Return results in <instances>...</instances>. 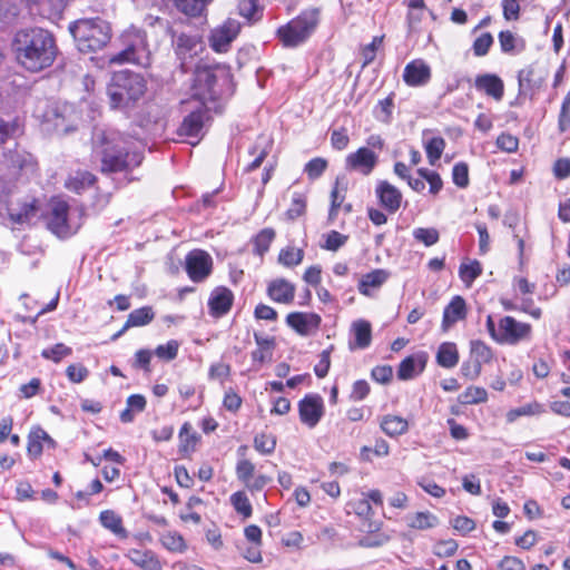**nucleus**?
<instances>
[{
  "label": "nucleus",
  "instance_id": "1",
  "mask_svg": "<svg viewBox=\"0 0 570 570\" xmlns=\"http://www.w3.org/2000/svg\"><path fill=\"white\" fill-rule=\"evenodd\" d=\"M14 46L19 63L32 72L50 67L56 59L55 38L41 28L20 30L16 35Z\"/></svg>",
  "mask_w": 570,
  "mask_h": 570
},
{
  "label": "nucleus",
  "instance_id": "2",
  "mask_svg": "<svg viewBox=\"0 0 570 570\" xmlns=\"http://www.w3.org/2000/svg\"><path fill=\"white\" fill-rule=\"evenodd\" d=\"M95 153L100 157L102 173L130 171L142 161V154L127 147L125 137L115 131L94 135Z\"/></svg>",
  "mask_w": 570,
  "mask_h": 570
},
{
  "label": "nucleus",
  "instance_id": "3",
  "mask_svg": "<svg viewBox=\"0 0 570 570\" xmlns=\"http://www.w3.org/2000/svg\"><path fill=\"white\" fill-rule=\"evenodd\" d=\"M146 81L139 73L120 71L112 78L107 94L112 109L128 110L145 95Z\"/></svg>",
  "mask_w": 570,
  "mask_h": 570
},
{
  "label": "nucleus",
  "instance_id": "4",
  "mask_svg": "<svg viewBox=\"0 0 570 570\" xmlns=\"http://www.w3.org/2000/svg\"><path fill=\"white\" fill-rule=\"evenodd\" d=\"M69 31L79 51L89 53L102 49L111 39V29L100 18L79 19L69 24Z\"/></svg>",
  "mask_w": 570,
  "mask_h": 570
},
{
  "label": "nucleus",
  "instance_id": "5",
  "mask_svg": "<svg viewBox=\"0 0 570 570\" xmlns=\"http://www.w3.org/2000/svg\"><path fill=\"white\" fill-rule=\"evenodd\" d=\"M122 50L109 58L115 65L134 63L142 68L151 65V51L144 30L134 26L121 35Z\"/></svg>",
  "mask_w": 570,
  "mask_h": 570
},
{
  "label": "nucleus",
  "instance_id": "6",
  "mask_svg": "<svg viewBox=\"0 0 570 570\" xmlns=\"http://www.w3.org/2000/svg\"><path fill=\"white\" fill-rule=\"evenodd\" d=\"M229 81V73L219 67H197L194 73L193 96L195 102L205 104L216 100L223 92V86Z\"/></svg>",
  "mask_w": 570,
  "mask_h": 570
},
{
  "label": "nucleus",
  "instance_id": "7",
  "mask_svg": "<svg viewBox=\"0 0 570 570\" xmlns=\"http://www.w3.org/2000/svg\"><path fill=\"white\" fill-rule=\"evenodd\" d=\"M47 226L59 238H68L80 228L81 215L76 210L70 212L65 200L53 198L49 204Z\"/></svg>",
  "mask_w": 570,
  "mask_h": 570
},
{
  "label": "nucleus",
  "instance_id": "8",
  "mask_svg": "<svg viewBox=\"0 0 570 570\" xmlns=\"http://www.w3.org/2000/svg\"><path fill=\"white\" fill-rule=\"evenodd\" d=\"M318 23V10L308 9L277 30V36L285 47H297L313 33Z\"/></svg>",
  "mask_w": 570,
  "mask_h": 570
},
{
  "label": "nucleus",
  "instance_id": "9",
  "mask_svg": "<svg viewBox=\"0 0 570 570\" xmlns=\"http://www.w3.org/2000/svg\"><path fill=\"white\" fill-rule=\"evenodd\" d=\"M209 120L208 109L203 102H195V107L184 117L178 135L188 138H196L190 141L193 146L197 145L204 135V128Z\"/></svg>",
  "mask_w": 570,
  "mask_h": 570
},
{
  "label": "nucleus",
  "instance_id": "10",
  "mask_svg": "<svg viewBox=\"0 0 570 570\" xmlns=\"http://www.w3.org/2000/svg\"><path fill=\"white\" fill-rule=\"evenodd\" d=\"M532 327L528 323L519 322L512 316L500 318L499 344L515 345L521 341H528L531 337Z\"/></svg>",
  "mask_w": 570,
  "mask_h": 570
},
{
  "label": "nucleus",
  "instance_id": "11",
  "mask_svg": "<svg viewBox=\"0 0 570 570\" xmlns=\"http://www.w3.org/2000/svg\"><path fill=\"white\" fill-rule=\"evenodd\" d=\"M185 269L193 282H204L212 274L213 258L203 249L190 250L185 257Z\"/></svg>",
  "mask_w": 570,
  "mask_h": 570
},
{
  "label": "nucleus",
  "instance_id": "12",
  "mask_svg": "<svg viewBox=\"0 0 570 570\" xmlns=\"http://www.w3.org/2000/svg\"><path fill=\"white\" fill-rule=\"evenodd\" d=\"M240 31V23L236 19L228 18L222 24L215 27L209 35L210 48L216 52H226L230 43Z\"/></svg>",
  "mask_w": 570,
  "mask_h": 570
},
{
  "label": "nucleus",
  "instance_id": "13",
  "mask_svg": "<svg viewBox=\"0 0 570 570\" xmlns=\"http://www.w3.org/2000/svg\"><path fill=\"white\" fill-rule=\"evenodd\" d=\"M299 419L308 428H315L324 415L323 399L318 394H307L298 403Z\"/></svg>",
  "mask_w": 570,
  "mask_h": 570
},
{
  "label": "nucleus",
  "instance_id": "14",
  "mask_svg": "<svg viewBox=\"0 0 570 570\" xmlns=\"http://www.w3.org/2000/svg\"><path fill=\"white\" fill-rule=\"evenodd\" d=\"M379 163V155L370 148L361 147L346 156L345 168L362 175H370Z\"/></svg>",
  "mask_w": 570,
  "mask_h": 570
},
{
  "label": "nucleus",
  "instance_id": "15",
  "mask_svg": "<svg viewBox=\"0 0 570 570\" xmlns=\"http://www.w3.org/2000/svg\"><path fill=\"white\" fill-rule=\"evenodd\" d=\"M431 79V68L422 59L410 61L403 71V80L410 87H421Z\"/></svg>",
  "mask_w": 570,
  "mask_h": 570
},
{
  "label": "nucleus",
  "instance_id": "16",
  "mask_svg": "<svg viewBox=\"0 0 570 570\" xmlns=\"http://www.w3.org/2000/svg\"><path fill=\"white\" fill-rule=\"evenodd\" d=\"M375 194L382 207L389 213H396L402 204V193L394 185L386 180H381L375 187Z\"/></svg>",
  "mask_w": 570,
  "mask_h": 570
},
{
  "label": "nucleus",
  "instance_id": "17",
  "mask_svg": "<svg viewBox=\"0 0 570 570\" xmlns=\"http://www.w3.org/2000/svg\"><path fill=\"white\" fill-rule=\"evenodd\" d=\"M286 323L298 334L308 335L320 327L321 317L315 313L293 312L287 315Z\"/></svg>",
  "mask_w": 570,
  "mask_h": 570
},
{
  "label": "nucleus",
  "instance_id": "18",
  "mask_svg": "<svg viewBox=\"0 0 570 570\" xmlns=\"http://www.w3.org/2000/svg\"><path fill=\"white\" fill-rule=\"evenodd\" d=\"M426 361L428 354L425 352H419L405 357L399 365L397 377L402 381L415 377L423 372Z\"/></svg>",
  "mask_w": 570,
  "mask_h": 570
},
{
  "label": "nucleus",
  "instance_id": "19",
  "mask_svg": "<svg viewBox=\"0 0 570 570\" xmlns=\"http://www.w3.org/2000/svg\"><path fill=\"white\" fill-rule=\"evenodd\" d=\"M474 86L476 90L500 101L503 98L504 85L500 77L493 73L479 75L475 78Z\"/></svg>",
  "mask_w": 570,
  "mask_h": 570
},
{
  "label": "nucleus",
  "instance_id": "20",
  "mask_svg": "<svg viewBox=\"0 0 570 570\" xmlns=\"http://www.w3.org/2000/svg\"><path fill=\"white\" fill-rule=\"evenodd\" d=\"M466 316V304L462 296H454L443 311L442 328L448 331Z\"/></svg>",
  "mask_w": 570,
  "mask_h": 570
},
{
  "label": "nucleus",
  "instance_id": "21",
  "mask_svg": "<svg viewBox=\"0 0 570 570\" xmlns=\"http://www.w3.org/2000/svg\"><path fill=\"white\" fill-rule=\"evenodd\" d=\"M295 286L284 278L272 281L267 286V295L276 303L291 304L295 296Z\"/></svg>",
  "mask_w": 570,
  "mask_h": 570
},
{
  "label": "nucleus",
  "instance_id": "22",
  "mask_svg": "<svg viewBox=\"0 0 570 570\" xmlns=\"http://www.w3.org/2000/svg\"><path fill=\"white\" fill-rule=\"evenodd\" d=\"M6 212L8 213V219L12 224H27L37 215V200L32 199L30 202H26L21 204L19 208H16L13 203L10 202V205L6 206Z\"/></svg>",
  "mask_w": 570,
  "mask_h": 570
},
{
  "label": "nucleus",
  "instance_id": "23",
  "mask_svg": "<svg viewBox=\"0 0 570 570\" xmlns=\"http://www.w3.org/2000/svg\"><path fill=\"white\" fill-rule=\"evenodd\" d=\"M233 304V293L226 287L215 288L209 297L208 305L214 316L226 314Z\"/></svg>",
  "mask_w": 570,
  "mask_h": 570
},
{
  "label": "nucleus",
  "instance_id": "24",
  "mask_svg": "<svg viewBox=\"0 0 570 570\" xmlns=\"http://www.w3.org/2000/svg\"><path fill=\"white\" fill-rule=\"evenodd\" d=\"M175 51L183 65L188 58L195 56L202 49V41L196 36L180 33L175 40Z\"/></svg>",
  "mask_w": 570,
  "mask_h": 570
},
{
  "label": "nucleus",
  "instance_id": "25",
  "mask_svg": "<svg viewBox=\"0 0 570 570\" xmlns=\"http://www.w3.org/2000/svg\"><path fill=\"white\" fill-rule=\"evenodd\" d=\"M390 277L385 269L377 268L365 275L358 282L357 289L364 296H371V289H379Z\"/></svg>",
  "mask_w": 570,
  "mask_h": 570
},
{
  "label": "nucleus",
  "instance_id": "26",
  "mask_svg": "<svg viewBox=\"0 0 570 570\" xmlns=\"http://www.w3.org/2000/svg\"><path fill=\"white\" fill-rule=\"evenodd\" d=\"M129 560L144 570H161V563L150 550L130 549L127 552Z\"/></svg>",
  "mask_w": 570,
  "mask_h": 570
},
{
  "label": "nucleus",
  "instance_id": "27",
  "mask_svg": "<svg viewBox=\"0 0 570 570\" xmlns=\"http://www.w3.org/2000/svg\"><path fill=\"white\" fill-rule=\"evenodd\" d=\"M380 426L382 431L391 438L402 435L406 433L409 430L407 420H405L402 416L393 414H386L382 416L380 421Z\"/></svg>",
  "mask_w": 570,
  "mask_h": 570
},
{
  "label": "nucleus",
  "instance_id": "28",
  "mask_svg": "<svg viewBox=\"0 0 570 570\" xmlns=\"http://www.w3.org/2000/svg\"><path fill=\"white\" fill-rule=\"evenodd\" d=\"M155 317V313L150 306H144L137 309H134L127 317V321L122 327V330L115 335V337H119L126 330L130 327L145 326L149 324Z\"/></svg>",
  "mask_w": 570,
  "mask_h": 570
},
{
  "label": "nucleus",
  "instance_id": "29",
  "mask_svg": "<svg viewBox=\"0 0 570 570\" xmlns=\"http://www.w3.org/2000/svg\"><path fill=\"white\" fill-rule=\"evenodd\" d=\"M436 362L444 368H453L459 363V352L455 343L444 342L436 352Z\"/></svg>",
  "mask_w": 570,
  "mask_h": 570
},
{
  "label": "nucleus",
  "instance_id": "30",
  "mask_svg": "<svg viewBox=\"0 0 570 570\" xmlns=\"http://www.w3.org/2000/svg\"><path fill=\"white\" fill-rule=\"evenodd\" d=\"M273 142L268 137H258L255 145L250 149V154L255 156L254 160L247 166V170L257 169L266 156L269 154L272 149Z\"/></svg>",
  "mask_w": 570,
  "mask_h": 570
},
{
  "label": "nucleus",
  "instance_id": "31",
  "mask_svg": "<svg viewBox=\"0 0 570 570\" xmlns=\"http://www.w3.org/2000/svg\"><path fill=\"white\" fill-rule=\"evenodd\" d=\"M407 525L416 530H426L439 524V519L431 512H416L406 517Z\"/></svg>",
  "mask_w": 570,
  "mask_h": 570
},
{
  "label": "nucleus",
  "instance_id": "32",
  "mask_svg": "<svg viewBox=\"0 0 570 570\" xmlns=\"http://www.w3.org/2000/svg\"><path fill=\"white\" fill-rule=\"evenodd\" d=\"M181 13L189 17H199L213 0H173Z\"/></svg>",
  "mask_w": 570,
  "mask_h": 570
},
{
  "label": "nucleus",
  "instance_id": "33",
  "mask_svg": "<svg viewBox=\"0 0 570 570\" xmlns=\"http://www.w3.org/2000/svg\"><path fill=\"white\" fill-rule=\"evenodd\" d=\"M544 412V406L537 402H530L522 406L511 409L508 411L505 417L509 423H513L515 420H518L521 416H533V415H540Z\"/></svg>",
  "mask_w": 570,
  "mask_h": 570
},
{
  "label": "nucleus",
  "instance_id": "34",
  "mask_svg": "<svg viewBox=\"0 0 570 570\" xmlns=\"http://www.w3.org/2000/svg\"><path fill=\"white\" fill-rule=\"evenodd\" d=\"M96 180V177L89 171H77L66 181V187L77 194L89 188Z\"/></svg>",
  "mask_w": 570,
  "mask_h": 570
},
{
  "label": "nucleus",
  "instance_id": "35",
  "mask_svg": "<svg viewBox=\"0 0 570 570\" xmlns=\"http://www.w3.org/2000/svg\"><path fill=\"white\" fill-rule=\"evenodd\" d=\"M255 342L257 344V348L252 352L253 361L259 363L271 361L274 340L265 338L255 334Z\"/></svg>",
  "mask_w": 570,
  "mask_h": 570
},
{
  "label": "nucleus",
  "instance_id": "36",
  "mask_svg": "<svg viewBox=\"0 0 570 570\" xmlns=\"http://www.w3.org/2000/svg\"><path fill=\"white\" fill-rule=\"evenodd\" d=\"M179 451L183 453H190L195 451L196 444L199 441V435L193 431L191 425L186 422L179 431Z\"/></svg>",
  "mask_w": 570,
  "mask_h": 570
},
{
  "label": "nucleus",
  "instance_id": "37",
  "mask_svg": "<svg viewBox=\"0 0 570 570\" xmlns=\"http://www.w3.org/2000/svg\"><path fill=\"white\" fill-rule=\"evenodd\" d=\"M470 353L472 360L479 363L481 366L483 364L490 363L493 358L492 348L487 345L483 341L473 340L470 343Z\"/></svg>",
  "mask_w": 570,
  "mask_h": 570
},
{
  "label": "nucleus",
  "instance_id": "38",
  "mask_svg": "<svg viewBox=\"0 0 570 570\" xmlns=\"http://www.w3.org/2000/svg\"><path fill=\"white\" fill-rule=\"evenodd\" d=\"M68 109L67 106H63V110L60 112V107L56 104H51L48 107V110L43 114V121L53 125V129L57 131H68V128L65 126V117L63 112Z\"/></svg>",
  "mask_w": 570,
  "mask_h": 570
},
{
  "label": "nucleus",
  "instance_id": "39",
  "mask_svg": "<svg viewBox=\"0 0 570 570\" xmlns=\"http://www.w3.org/2000/svg\"><path fill=\"white\" fill-rule=\"evenodd\" d=\"M458 400L464 405L484 403L488 401V392L484 387L472 385L466 387Z\"/></svg>",
  "mask_w": 570,
  "mask_h": 570
},
{
  "label": "nucleus",
  "instance_id": "40",
  "mask_svg": "<svg viewBox=\"0 0 570 570\" xmlns=\"http://www.w3.org/2000/svg\"><path fill=\"white\" fill-rule=\"evenodd\" d=\"M481 274L482 266L478 261L462 263L460 265L459 276L466 287H470Z\"/></svg>",
  "mask_w": 570,
  "mask_h": 570
},
{
  "label": "nucleus",
  "instance_id": "41",
  "mask_svg": "<svg viewBox=\"0 0 570 570\" xmlns=\"http://www.w3.org/2000/svg\"><path fill=\"white\" fill-rule=\"evenodd\" d=\"M353 332L355 335L356 346L365 348L371 344L372 331L371 324L366 321L360 320L353 323Z\"/></svg>",
  "mask_w": 570,
  "mask_h": 570
},
{
  "label": "nucleus",
  "instance_id": "42",
  "mask_svg": "<svg viewBox=\"0 0 570 570\" xmlns=\"http://www.w3.org/2000/svg\"><path fill=\"white\" fill-rule=\"evenodd\" d=\"M160 542L164 548L171 552L183 553L187 549L184 538L174 531L163 533Z\"/></svg>",
  "mask_w": 570,
  "mask_h": 570
},
{
  "label": "nucleus",
  "instance_id": "43",
  "mask_svg": "<svg viewBox=\"0 0 570 570\" xmlns=\"http://www.w3.org/2000/svg\"><path fill=\"white\" fill-rule=\"evenodd\" d=\"M275 238V230L273 228L262 229L254 238V252L255 254L263 256L268 252L272 242Z\"/></svg>",
  "mask_w": 570,
  "mask_h": 570
},
{
  "label": "nucleus",
  "instance_id": "44",
  "mask_svg": "<svg viewBox=\"0 0 570 570\" xmlns=\"http://www.w3.org/2000/svg\"><path fill=\"white\" fill-rule=\"evenodd\" d=\"M425 153L430 165H435L441 158L445 148V140L442 137H433L429 139L425 145Z\"/></svg>",
  "mask_w": 570,
  "mask_h": 570
},
{
  "label": "nucleus",
  "instance_id": "45",
  "mask_svg": "<svg viewBox=\"0 0 570 570\" xmlns=\"http://www.w3.org/2000/svg\"><path fill=\"white\" fill-rule=\"evenodd\" d=\"M230 503L235 511L245 519L252 515L253 508L245 492L238 491L233 493L230 495Z\"/></svg>",
  "mask_w": 570,
  "mask_h": 570
},
{
  "label": "nucleus",
  "instance_id": "46",
  "mask_svg": "<svg viewBox=\"0 0 570 570\" xmlns=\"http://www.w3.org/2000/svg\"><path fill=\"white\" fill-rule=\"evenodd\" d=\"M21 131V125L17 118L10 120L0 119V145L10 138L17 137Z\"/></svg>",
  "mask_w": 570,
  "mask_h": 570
},
{
  "label": "nucleus",
  "instance_id": "47",
  "mask_svg": "<svg viewBox=\"0 0 570 570\" xmlns=\"http://www.w3.org/2000/svg\"><path fill=\"white\" fill-rule=\"evenodd\" d=\"M46 438H48V433L41 428H37L30 433L28 440V453L30 456L37 458L42 453L43 445L41 439Z\"/></svg>",
  "mask_w": 570,
  "mask_h": 570
},
{
  "label": "nucleus",
  "instance_id": "48",
  "mask_svg": "<svg viewBox=\"0 0 570 570\" xmlns=\"http://www.w3.org/2000/svg\"><path fill=\"white\" fill-rule=\"evenodd\" d=\"M304 252L301 248L286 247L281 250L278 261L281 264L287 267L299 265L303 261Z\"/></svg>",
  "mask_w": 570,
  "mask_h": 570
},
{
  "label": "nucleus",
  "instance_id": "49",
  "mask_svg": "<svg viewBox=\"0 0 570 570\" xmlns=\"http://www.w3.org/2000/svg\"><path fill=\"white\" fill-rule=\"evenodd\" d=\"M413 237L415 240L424 244L425 246H432L439 242L440 234L436 228L430 227V228H414L413 229Z\"/></svg>",
  "mask_w": 570,
  "mask_h": 570
},
{
  "label": "nucleus",
  "instance_id": "50",
  "mask_svg": "<svg viewBox=\"0 0 570 570\" xmlns=\"http://www.w3.org/2000/svg\"><path fill=\"white\" fill-rule=\"evenodd\" d=\"M237 479L248 485V482L254 478L255 465L247 459H238L235 468Z\"/></svg>",
  "mask_w": 570,
  "mask_h": 570
},
{
  "label": "nucleus",
  "instance_id": "51",
  "mask_svg": "<svg viewBox=\"0 0 570 570\" xmlns=\"http://www.w3.org/2000/svg\"><path fill=\"white\" fill-rule=\"evenodd\" d=\"M179 350V342L170 340L166 344L158 345L155 350V355L163 361H173L177 357Z\"/></svg>",
  "mask_w": 570,
  "mask_h": 570
},
{
  "label": "nucleus",
  "instance_id": "52",
  "mask_svg": "<svg viewBox=\"0 0 570 570\" xmlns=\"http://www.w3.org/2000/svg\"><path fill=\"white\" fill-rule=\"evenodd\" d=\"M72 353V350L62 344L58 343L51 347L45 348L41 352V356L47 360H51L56 363L60 362L63 357L69 356Z\"/></svg>",
  "mask_w": 570,
  "mask_h": 570
},
{
  "label": "nucleus",
  "instance_id": "53",
  "mask_svg": "<svg viewBox=\"0 0 570 570\" xmlns=\"http://www.w3.org/2000/svg\"><path fill=\"white\" fill-rule=\"evenodd\" d=\"M276 446V439L266 433H259L254 438V448L262 454H271Z\"/></svg>",
  "mask_w": 570,
  "mask_h": 570
},
{
  "label": "nucleus",
  "instance_id": "54",
  "mask_svg": "<svg viewBox=\"0 0 570 570\" xmlns=\"http://www.w3.org/2000/svg\"><path fill=\"white\" fill-rule=\"evenodd\" d=\"M417 174L429 183L431 194L436 195L442 189L443 181L436 171L420 168Z\"/></svg>",
  "mask_w": 570,
  "mask_h": 570
},
{
  "label": "nucleus",
  "instance_id": "55",
  "mask_svg": "<svg viewBox=\"0 0 570 570\" xmlns=\"http://www.w3.org/2000/svg\"><path fill=\"white\" fill-rule=\"evenodd\" d=\"M327 167V161L324 158L316 157L311 159L305 165V173L307 174L311 180H315L325 171Z\"/></svg>",
  "mask_w": 570,
  "mask_h": 570
},
{
  "label": "nucleus",
  "instance_id": "56",
  "mask_svg": "<svg viewBox=\"0 0 570 570\" xmlns=\"http://www.w3.org/2000/svg\"><path fill=\"white\" fill-rule=\"evenodd\" d=\"M100 522L106 528L112 531L114 533H119L122 530L121 519L110 510L102 511L100 513Z\"/></svg>",
  "mask_w": 570,
  "mask_h": 570
},
{
  "label": "nucleus",
  "instance_id": "57",
  "mask_svg": "<svg viewBox=\"0 0 570 570\" xmlns=\"http://www.w3.org/2000/svg\"><path fill=\"white\" fill-rule=\"evenodd\" d=\"M493 43V37L490 32L480 35L473 42V52L476 57L485 56Z\"/></svg>",
  "mask_w": 570,
  "mask_h": 570
},
{
  "label": "nucleus",
  "instance_id": "58",
  "mask_svg": "<svg viewBox=\"0 0 570 570\" xmlns=\"http://www.w3.org/2000/svg\"><path fill=\"white\" fill-rule=\"evenodd\" d=\"M453 183L460 187L465 188L469 185V168L465 163H458L452 169Z\"/></svg>",
  "mask_w": 570,
  "mask_h": 570
},
{
  "label": "nucleus",
  "instance_id": "59",
  "mask_svg": "<svg viewBox=\"0 0 570 570\" xmlns=\"http://www.w3.org/2000/svg\"><path fill=\"white\" fill-rule=\"evenodd\" d=\"M458 543L453 539L439 541L433 547V553L439 558H448L453 556L458 550Z\"/></svg>",
  "mask_w": 570,
  "mask_h": 570
},
{
  "label": "nucleus",
  "instance_id": "60",
  "mask_svg": "<svg viewBox=\"0 0 570 570\" xmlns=\"http://www.w3.org/2000/svg\"><path fill=\"white\" fill-rule=\"evenodd\" d=\"M10 163L14 168L19 170L32 169L33 168V158L28 153H18L16 151L10 156Z\"/></svg>",
  "mask_w": 570,
  "mask_h": 570
},
{
  "label": "nucleus",
  "instance_id": "61",
  "mask_svg": "<svg viewBox=\"0 0 570 570\" xmlns=\"http://www.w3.org/2000/svg\"><path fill=\"white\" fill-rule=\"evenodd\" d=\"M347 240V236L342 235L336 230H332L326 235L325 244L323 248L332 252H336L340 247H342Z\"/></svg>",
  "mask_w": 570,
  "mask_h": 570
},
{
  "label": "nucleus",
  "instance_id": "62",
  "mask_svg": "<svg viewBox=\"0 0 570 570\" xmlns=\"http://www.w3.org/2000/svg\"><path fill=\"white\" fill-rule=\"evenodd\" d=\"M570 127V90L566 95L562 105L561 110L559 115V128L561 131L568 130Z\"/></svg>",
  "mask_w": 570,
  "mask_h": 570
},
{
  "label": "nucleus",
  "instance_id": "63",
  "mask_svg": "<svg viewBox=\"0 0 570 570\" xmlns=\"http://www.w3.org/2000/svg\"><path fill=\"white\" fill-rule=\"evenodd\" d=\"M350 142L348 135L346 132V129H335L331 134V144L332 147L336 150H343L347 147Z\"/></svg>",
  "mask_w": 570,
  "mask_h": 570
},
{
  "label": "nucleus",
  "instance_id": "64",
  "mask_svg": "<svg viewBox=\"0 0 570 570\" xmlns=\"http://www.w3.org/2000/svg\"><path fill=\"white\" fill-rule=\"evenodd\" d=\"M392 375L393 368L390 365H377L371 372L372 379L382 384L389 383Z\"/></svg>",
  "mask_w": 570,
  "mask_h": 570
}]
</instances>
